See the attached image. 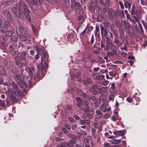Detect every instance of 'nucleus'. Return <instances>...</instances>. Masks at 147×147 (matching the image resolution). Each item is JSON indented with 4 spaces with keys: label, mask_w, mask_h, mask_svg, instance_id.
<instances>
[{
    "label": "nucleus",
    "mask_w": 147,
    "mask_h": 147,
    "mask_svg": "<svg viewBox=\"0 0 147 147\" xmlns=\"http://www.w3.org/2000/svg\"><path fill=\"white\" fill-rule=\"evenodd\" d=\"M16 32L18 35L19 36V39L22 41H25L29 39V35L25 31V29L23 28H16Z\"/></svg>",
    "instance_id": "f257e3e1"
},
{
    "label": "nucleus",
    "mask_w": 147,
    "mask_h": 147,
    "mask_svg": "<svg viewBox=\"0 0 147 147\" xmlns=\"http://www.w3.org/2000/svg\"><path fill=\"white\" fill-rule=\"evenodd\" d=\"M38 71H37L36 75H34L33 77L34 80H36L37 78L39 80L42 79L44 76L45 73V71L44 70V66L43 64L40 63L37 66Z\"/></svg>",
    "instance_id": "f03ea898"
},
{
    "label": "nucleus",
    "mask_w": 147,
    "mask_h": 147,
    "mask_svg": "<svg viewBox=\"0 0 147 147\" xmlns=\"http://www.w3.org/2000/svg\"><path fill=\"white\" fill-rule=\"evenodd\" d=\"M11 85L13 87V90H11L12 92H13V93L17 96H21V91L19 90L17 84L14 82H11Z\"/></svg>",
    "instance_id": "7ed1b4c3"
},
{
    "label": "nucleus",
    "mask_w": 147,
    "mask_h": 147,
    "mask_svg": "<svg viewBox=\"0 0 147 147\" xmlns=\"http://www.w3.org/2000/svg\"><path fill=\"white\" fill-rule=\"evenodd\" d=\"M25 70L28 74L30 76L31 78L34 77V69L33 66H30L28 68H25Z\"/></svg>",
    "instance_id": "20e7f679"
},
{
    "label": "nucleus",
    "mask_w": 147,
    "mask_h": 147,
    "mask_svg": "<svg viewBox=\"0 0 147 147\" xmlns=\"http://www.w3.org/2000/svg\"><path fill=\"white\" fill-rule=\"evenodd\" d=\"M24 75L23 74H20L19 76L16 75L14 77V78L16 80L17 83H19L20 82L23 81L24 79Z\"/></svg>",
    "instance_id": "39448f33"
},
{
    "label": "nucleus",
    "mask_w": 147,
    "mask_h": 147,
    "mask_svg": "<svg viewBox=\"0 0 147 147\" xmlns=\"http://www.w3.org/2000/svg\"><path fill=\"white\" fill-rule=\"evenodd\" d=\"M14 31V28L7 30L6 31L4 32V36L7 37H10L12 35Z\"/></svg>",
    "instance_id": "423d86ee"
},
{
    "label": "nucleus",
    "mask_w": 147,
    "mask_h": 147,
    "mask_svg": "<svg viewBox=\"0 0 147 147\" xmlns=\"http://www.w3.org/2000/svg\"><path fill=\"white\" fill-rule=\"evenodd\" d=\"M6 92L8 94V96L13 101H16V98L13 95V92H12L11 89L9 88L6 91Z\"/></svg>",
    "instance_id": "0eeeda50"
},
{
    "label": "nucleus",
    "mask_w": 147,
    "mask_h": 147,
    "mask_svg": "<svg viewBox=\"0 0 147 147\" xmlns=\"http://www.w3.org/2000/svg\"><path fill=\"white\" fill-rule=\"evenodd\" d=\"M113 133L116 136L115 137H113V136H111V137L114 138H116L117 136H123L124 135V131L123 130H119V131H114Z\"/></svg>",
    "instance_id": "6e6552de"
},
{
    "label": "nucleus",
    "mask_w": 147,
    "mask_h": 147,
    "mask_svg": "<svg viewBox=\"0 0 147 147\" xmlns=\"http://www.w3.org/2000/svg\"><path fill=\"white\" fill-rule=\"evenodd\" d=\"M80 4L74 1H72L71 7L72 9H78L80 6Z\"/></svg>",
    "instance_id": "1a4fd4ad"
},
{
    "label": "nucleus",
    "mask_w": 147,
    "mask_h": 147,
    "mask_svg": "<svg viewBox=\"0 0 147 147\" xmlns=\"http://www.w3.org/2000/svg\"><path fill=\"white\" fill-rule=\"evenodd\" d=\"M12 11L13 13L18 17L20 16L22 11L21 9H17L15 7H13L12 9Z\"/></svg>",
    "instance_id": "9d476101"
},
{
    "label": "nucleus",
    "mask_w": 147,
    "mask_h": 147,
    "mask_svg": "<svg viewBox=\"0 0 147 147\" xmlns=\"http://www.w3.org/2000/svg\"><path fill=\"white\" fill-rule=\"evenodd\" d=\"M29 4L32 5H37L38 4V1L39 3L41 4L40 0H26Z\"/></svg>",
    "instance_id": "9b49d317"
},
{
    "label": "nucleus",
    "mask_w": 147,
    "mask_h": 147,
    "mask_svg": "<svg viewBox=\"0 0 147 147\" xmlns=\"http://www.w3.org/2000/svg\"><path fill=\"white\" fill-rule=\"evenodd\" d=\"M99 93L102 94V93L106 92L108 90V87H102L101 88H99L98 89Z\"/></svg>",
    "instance_id": "f8f14e48"
},
{
    "label": "nucleus",
    "mask_w": 147,
    "mask_h": 147,
    "mask_svg": "<svg viewBox=\"0 0 147 147\" xmlns=\"http://www.w3.org/2000/svg\"><path fill=\"white\" fill-rule=\"evenodd\" d=\"M4 27L7 30L13 28L10 25V23L7 21H5L3 24Z\"/></svg>",
    "instance_id": "ddd939ff"
},
{
    "label": "nucleus",
    "mask_w": 147,
    "mask_h": 147,
    "mask_svg": "<svg viewBox=\"0 0 147 147\" xmlns=\"http://www.w3.org/2000/svg\"><path fill=\"white\" fill-rule=\"evenodd\" d=\"M100 27L101 30V34L103 35L104 36H105L108 32L107 30L105 28L102 24H101L100 25Z\"/></svg>",
    "instance_id": "4468645a"
},
{
    "label": "nucleus",
    "mask_w": 147,
    "mask_h": 147,
    "mask_svg": "<svg viewBox=\"0 0 147 147\" xmlns=\"http://www.w3.org/2000/svg\"><path fill=\"white\" fill-rule=\"evenodd\" d=\"M105 36L107 41H110L113 38L112 34L110 32L107 34Z\"/></svg>",
    "instance_id": "2eb2a0df"
},
{
    "label": "nucleus",
    "mask_w": 147,
    "mask_h": 147,
    "mask_svg": "<svg viewBox=\"0 0 147 147\" xmlns=\"http://www.w3.org/2000/svg\"><path fill=\"white\" fill-rule=\"evenodd\" d=\"M83 83L84 85H87L88 84H91L92 83V81L89 78H87L83 80Z\"/></svg>",
    "instance_id": "dca6fc26"
},
{
    "label": "nucleus",
    "mask_w": 147,
    "mask_h": 147,
    "mask_svg": "<svg viewBox=\"0 0 147 147\" xmlns=\"http://www.w3.org/2000/svg\"><path fill=\"white\" fill-rule=\"evenodd\" d=\"M6 74V71L3 66H0V74L1 75H4Z\"/></svg>",
    "instance_id": "f3484780"
},
{
    "label": "nucleus",
    "mask_w": 147,
    "mask_h": 147,
    "mask_svg": "<svg viewBox=\"0 0 147 147\" xmlns=\"http://www.w3.org/2000/svg\"><path fill=\"white\" fill-rule=\"evenodd\" d=\"M4 14L5 17H6L8 20L10 19L11 15L8 10H5L4 11Z\"/></svg>",
    "instance_id": "a211bd4d"
},
{
    "label": "nucleus",
    "mask_w": 147,
    "mask_h": 147,
    "mask_svg": "<svg viewBox=\"0 0 147 147\" xmlns=\"http://www.w3.org/2000/svg\"><path fill=\"white\" fill-rule=\"evenodd\" d=\"M16 64L20 68H22V67L25 66V65L18 61H16L15 62Z\"/></svg>",
    "instance_id": "6ab92c4d"
},
{
    "label": "nucleus",
    "mask_w": 147,
    "mask_h": 147,
    "mask_svg": "<svg viewBox=\"0 0 147 147\" xmlns=\"http://www.w3.org/2000/svg\"><path fill=\"white\" fill-rule=\"evenodd\" d=\"M121 141V139H113L112 140H110L109 142L112 144H115L119 143Z\"/></svg>",
    "instance_id": "aec40b11"
},
{
    "label": "nucleus",
    "mask_w": 147,
    "mask_h": 147,
    "mask_svg": "<svg viewBox=\"0 0 147 147\" xmlns=\"http://www.w3.org/2000/svg\"><path fill=\"white\" fill-rule=\"evenodd\" d=\"M110 41H106V45L105 47L104 48V50H108L109 49L111 42Z\"/></svg>",
    "instance_id": "412c9836"
},
{
    "label": "nucleus",
    "mask_w": 147,
    "mask_h": 147,
    "mask_svg": "<svg viewBox=\"0 0 147 147\" xmlns=\"http://www.w3.org/2000/svg\"><path fill=\"white\" fill-rule=\"evenodd\" d=\"M111 3V2L110 0H106L105 2H104V0H103L102 3L101 5L106 7H108L109 6Z\"/></svg>",
    "instance_id": "4be33fe9"
},
{
    "label": "nucleus",
    "mask_w": 147,
    "mask_h": 147,
    "mask_svg": "<svg viewBox=\"0 0 147 147\" xmlns=\"http://www.w3.org/2000/svg\"><path fill=\"white\" fill-rule=\"evenodd\" d=\"M103 24L105 28H107L108 27H109L110 25L111 24L107 20L103 22Z\"/></svg>",
    "instance_id": "5701e85b"
},
{
    "label": "nucleus",
    "mask_w": 147,
    "mask_h": 147,
    "mask_svg": "<svg viewBox=\"0 0 147 147\" xmlns=\"http://www.w3.org/2000/svg\"><path fill=\"white\" fill-rule=\"evenodd\" d=\"M112 13L111 14L113 17L114 18H115L116 17H117L118 16H119V15H118L119 11L117 10V11H112Z\"/></svg>",
    "instance_id": "b1692460"
},
{
    "label": "nucleus",
    "mask_w": 147,
    "mask_h": 147,
    "mask_svg": "<svg viewBox=\"0 0 147 147\" xmlns=\"http://www.w3.org/2000/svg\"><path fill=\"white\" fill-rule=\"evenodd\" d=\"M102 115H95L94 117V120L97 121H98L99 119L102 117Z\"/></svg>",
    "instance_id": "393cba45"
},
{
    "label": "nucleus",
    "mask_w": 147,
    "mask_h": 147,
    "mask_svg": "<svg viewBox=\"0 0 147 147\" xmlns=\"http://www.w3.org/2000/svg\"><path fill=\"white\" fill-rule=\"evenodd\" d=\"M38 53L40 55H44V54H45L46 53L45 51L43 49H39V50L38 51Z\"/></svg>",
    "instance_id": "a878e982"
},
{
    "label": "nucleus",
    "mask_w": 147,
    "mask_h": 147,
    "mask_svg": "<svg viewBox=\"0 0 147 147\" xmlns=\"http://www.w3.org/2000/svg\"><path fill=\"white\" fill-rule=\"evenodd\" d=\"M24 10V11L26 12H30V11L28 9V7L27 5L25 4L22 7H21Z\"/></svg>",
    "instance_id": "bb28decb"
},
{
    "label": "nucleus",
    "mask_w": 147,
    "mask_h": 147,
    "mask_svg": "<svg viewBox=\"0 0 147 147\" xmlns=\"http://www.w3.org/2000/svg\"><path fill=\"white\" fill-rule=\"evenodd\" d=\"M12 70L13 73L14 74H17L19 72L18 69L15 66L12 67Z\"/></svg>",
    "instance_id": "cd10ccee"
},
{
    "label": "nucleus",
    "mask_w": 147,
    "mask_h": 147,
    "mask_svg": "<svg viewBox=\"0 0 147 147\" xmlns=\"http://www.w3.org/2000/svg\"><path fill=\"white\" fill-rule=\"evenodd\" d=\"M115 95L114 94H111L109 96L108 100L109 101H113L115 97Z\"/></svg>",
    "instance_id": "c85d7f7f"
},
{
    "label": "nucleus",
    "mask_w": 147,
    "mask_h": 147,
    "mask_svg": "<svg viewBox=\"0 0 147 147\" xmlns=\"http://www.w3.org/2000/svg\"><path fill=\"white\" fill-rule=\"evenodd\" d=\"M4 64L5 67L7 68H9L11 66V64L10 62L7 61H5L4 62Z\"/></svg>",
    "instance_id": "c756f323"
},
{
    "label": "nucleus",
    "mask_w": 147,
    "mask_h": 147,
    "mask_svg": "<svg viewBox=\"0 0 147 147\" xmlns=\"http://www.w3.org/2000/svg\"><path fill=\"white\" fill-rule=\"evenodd\" d=\"M116 72L115 70H112L109 72V74L111 76H115L116 74Z\"/></svg>",
    "instance_id": "7c9ffc66"
},
{
    "label": "nucleus",
    "mask_w": 147,
    "mask_h": 147,
    "mask_svg": "<svg viewBox=\"0 0 147 147\" xmlns=\"http://www.w3.org/2000/svg\"><path fill=\"white\" fill-rule=\"evenodd\" d=\"M120 37L121 39L122 40V41L123 42L125 38V36L124 32L123 31H121V32Z\"/></svg>",
    "instance_id": "2f4dec72"
},
{
    "label": "nucleus",
    "mask_w": 147,
    "mask_h": 147,
    "mask_svg": "<svg viewBox=\"0 0 147 147\" xmlns=\"http://www.w3.org/2000/svg\"><path fill=\"white\" fill-rule=\"evenodd\" d=\"M109 92L111 94H114L116 92L115 88H109Z\"/></svg>",
    "instance_id": "473e14b6"
},
{
    "label": "nucleus",
    "mask_w": 147,
    "mask_h": 147,
    "mask_svg": "<svg viewBox=\"0 0 147 147\" xmlns=\"http://www.w3.org/2000/svg\"><path fill=\"white\" fill-rule=\"evenodd\" d=\"M87 30V27H86L84 29V30L81 32L80 34V35L81 37H84L85 35V34H86V32Z\"/></svg>",
    "instance_id": "72a5a7b5"
},
{
    "label": "nucleus",
    "mask_w": 147,
    "mask_h": 147,
    "mask_svg": "<svg viewBox=\"0 0 147 147\" xmlns=\"http://www.w3.org/2000/svg\"><path fill=\"white\" fill-rule=\"evenodd\" d=\"M67 136L68 138L73 139L76 136V135L69 133H68Z\"/></svg>",
    "instance_id": "f704fd0d"
},
{
    "label": "nucleus",
    "mask_w": 147,
    "mask_h": 147,
    "mask_svg": "<svg viewBox=\"0 0 147 147\" xmlns=\"http://www.w3.org/2000/svg\"><path fill=\"white\" fill-rule=\"evenodd\" d=\"M83 104L84 105H85L86 107H87L86 109H84L83 110L84 111H86V110H87L88 107V106L89 105V103L86 100H85Z\"/></svg>",
    "instance_id": "c9c22d12"
},
{
    "label": "nucleus",
    "mask_w": 147,
    "mask_h": 147,
    "mask_svg": "<svg viewBox=\"0 0 147 147\" xmlns=\"http://www.w3.org/2000/svg\"><path fill=\"white\" fill-rule=\"evenodd\" d=\"M101 110L104 113H105L106 111V107L105 105H102L101 106Z\"/></svg>",
    "instance_id": "e433bc0d"
},
{
    "label": "nucleus",
    "mask_w": 147,
    "mask_h": 147,
    "mask_svg": "<svg viewBox=\"0 0 147 147\" xmlns=\"http://www.w3.org/2000/svg\"><path fill=\"white\" fill-rule=\"evenodd\" d=\"M114 43L118 46H120L121 44V42L118 39H115Z\"/></svg>",
    "instance_id": "4c0bfd02"
},
{
    "label": "nucleus",
    "mask_w": 147,
    "mask_h": 147,
    "mask_svg": "<svg viewBox=\"0 0 147 147\" xmlns=\"http://www.w3.org/2000/svg\"><path fill=\"white\" fill-rule=\"evenodd\" d=\"M19 85V86L22 88H23L24 86L25 85L26 82L24 81H22V82H19V83H18Z\"/></svg>",
    "instance_id": "58836bf2"
},
{
    "label": "nucleus",
    "mask_w": 147,
    "mask_h": 147,
    "mask_svg": "<svg viewBox=\"0 0 147 147\" xmlns=\"http://www.w3.org/2000/svg\"><path fill=\"white\" fill-rule=\"evenodd\" d=\"M76 138L77 137L76 136L74 138H71V139H70L69 140V141L71 143V144H76Z\"/></svg>",
    "instance_id": "ea45409f"
},
{
    "label": "nucleus",
    "mask_w": 147,
    "mask_h": 147,
    "mask_svg": "<svg viewBox=\"0 0 147 147\" xmlns=\"http://www.w3.org/2000/svg\"><path fill=\"white\" fill-rule=\"evenodd\" d=\"M18 37L16 36H13L11 38V40L14 42H16L18 40Z\"/></svg>",
    "instance_id": "a19ab883"
},
{
    "label": "nucleus",
    "mask_w": 147,
    "mask_h": 147,
    "mask_svg": "<svg viewBox=\"0 0 147 147\" xmlns=\"http://www.w3.org/2000/svg\"><path fill=\"white\" fill-rule=\"evenodd\" d=\"M96 30L94 32V34L95 36H96L97 34V32L99 30V27L97 25H96Z\"/></svg>",
    "instance_id": "79ce46f5"
},
{
    "label": "nucleus",
    "mask_w": 147,
    "mask_h": 147,
    "mask_svg": "<svg viewBox=\"0 0 147 147\" xmlns=\"http://www.w3.org/2000/svg\"><path fill=\"white\" fill-rule=\"evenodd\" d=\"M80 145L79 144H77L76 145V147H84V143L81 141L80 142Z\"/></svg>",
    "instance_id": "37998d69"
},
{
    "label": "nucleus",
    "mask_w": 147,
    "mask_h": 147,
    "mask_svg": "<svg viewBox=\"0 0 147 147\" xmlns=\"http://www.w3.org/2000/svg\"><path fill=\"white\" fill-rule=\"evenodd\" d=\"M71 127L72 130H76L77 129L78 126L76 125L73 124L71 125Z\"/></svg>",
    "instance_id": "c03bdc74"
},
{
    "label": "nucleus",
    "mask_w": 147,
    "mask_h": 147,
    "mask_svg": "<svg viewBox=\"0 0 147 147\" xmlns=\"http://www.w3.org/2000/svg\"><path fill=\"white\" fill-rule=\"evenodd\" d=\"M109 82L107 80H105L102 82V85L103 86H107Z\"/></svg>",
    "instance_id": "a18cd8bd"
},
{
    "label": "nucleus",
    "mask_w": 147,
    "mask_h": 147,
    "mask_svg": "<svg viewBox=\"0 0 147 147\" xmlns=\"http://www.w3.org/2000/svg\"><path fill=\"white\" fill-rule=\"evenodd\" d=\"M119 12L118 15H119V14H120L121 18H123L125 17V15L123 11H119Z\"/></svg>",
    "instance_id": "49530a36"
},
{
    "label": "nucleus",
    "mask_w": 147,
    "mask_h": 147,
    "mask_svg": "<svg viewBox=\"0 0 147 147\" xmlns=\"http://www.w3.org/2000/svg\"><path fill=\"white\" fill-rule=\"evenodd\" d=\"M86 27H87V29L88 30V31H87V33L88 32H90L91 31L93 30V27L92 26L88 27L87 26Z\"/></svg>",
    "instance_id": "de8ad7c7"
},
{
    "label": "nucleus",
    "mask_w": 147,
    "mask_h": 147,
    "mask_svg": "<svg viewBox=\"0 0 147 147\" xmlns=\"http://www.w3.org/2000/svg\"><path fill=\"white\" fill-rule=\"evenodd\" d=\"M110 47L112 50L116 49V47L112 42H111Z\"/></svg>",
    "instance_id": "09e8293b"
},
{
    "label": "nucleus",
    "mask_w": 147,
    "mask_h": 147,
    "mask_svg": "<svg viewBox=\"0 0 147 147\" xmlns=\"http://www.w3.org/2000/svg\"><path fill=\"white\" fill-rule=\"evenodd\" d=\"M135 9L131 8V10L130 11H129L130 13L132 14H136L135 12Z\"/></svg>",
    "instance_id": "8fccbe9b"
},
{
    "label": "nucleus",
    "mask_w": 147,
    "mask_h": 147,
    "mask_svg": "<svg viewBox=\"0 0 147 147\" xmlns=\"http://www.w3.org/2000/svg\"><path fill=\"white\" fill-rule=\"evenodd\" d=\"M104 147H111L110 144L109 143H105L103 144Z\"/></svg>",
    "instance_id": "3c124183"
},
{
    "label": "nucleus",
    "mask_w": 147,
    "mask_h": 147,
    "mask_svg": "<svg viewBox=\"0 0 147 147\" xmlns=\"http://www.w3.org/2000/svg\"><path fill=\"white\" fill-rule=\"evenodd\" d=\"M87 117L89 119H92L93 117L92 115L89 113H87Z\"/></svg>",
    "instance_id": "603ef678"
},
{
    "label": "nucleus",
    "mask_w": 147,
    "mask_h": 147,
    "mask_svg": "<svg viewBox=\"0 0 147 147\" xmlns=\"http://www.w3.org/2000/svg\"><path fill=\"white\" fill-rule=\"evenodd\" d=\"M90 121L89 119L85 120V124L88 125L90 124Z\"/></svg>",
    "instance_id": "864d4df0"
},
{
    "label": "nucleus",
    "mask_w": 147,
    "mask_h": 147,
    "mask_svg": "<svg viewBox=\"0 0 147 147\" xmlns=\"http://www.w3.org/2000/svg\"><path fill=\"white\" fill-rule=\"evenodd\" d=\"M91 88L93 91L96 90L97 88V86L96 85H93L91 86Z\"/></svg>",
    "instance_id": "5fc2aeb1"
},
{
    "label": "nucleus",
    "mask_w": 147,
    "mask_h": 147,
    "mask_svg": "<svg viewBox=\"0 0 147 147\" xmlns=\"http://www.w3.org/2000/svg\"><path fill=\"white\" fill-rule=\"evenodd\" d=\"M110 30L111 31H113L114 29V26L113 25L111 24L109 26Z\"/></svg>",
    "instance_id": "6e6d98bb"
},
{
    "label": "nucleus",
    "mask_w": 147,
    "mask_h": 147,
    "mask_svg": "<svg viewBox=\"0 0 147 147\" xmlns=\"http://www.w3.org/2000/svg\"><path fill=\"white\" fill-rule=\"evenodd\" d=\"M70 142H69L68 144L67 142H62L61 144L63 146V147H67L68 145L69 144Z\"/></svg>",
    "instance_id": "4d7b16f0"
},
{
    "label": "nucleus",
    "mask_w": 147,
    "mask_h": 147,
    "mask_svg": "<svg viewBox=\"0 0 147 147\" xmlns=\"http://www.w3.org/2000/svg\"><path fill=\"white\" fill-rule=\"evenodd\" d=\"M26 55V53L24 52H22L20 54V55L22 58H24Z\"/></svg>",
    "instance_id": "13d9d810"
},
{
    "label": "nucleus",
    "mask_w": 147,
    "mask_h": 147,
    "mask_svg": "<svg viewBox=\"0 0 147 147\" xmlns=\"http://www.w3.org/2000/svg\"><path fill=\"white\" fill-rule=\"evenodd\" d=\"M119 3L120 6V7L121 9H124V7L123 3L120 1H119Z\"/></svg>",
    "instance_id": "bf43d9fd"
},
{
    "label": "nucleus",
    "mask_w": 147,
    "mask_h": 147,
    "mask_svg": "<svg viewBox=\"0 0 147 147\" xmlns=\"http://www.w3.org/2000/svg\"><path fill=\"white\" fill-rule=\"evenodd\" d=\"M142 24H143V26H144V28L146 29H147V23L146 22H144L143 20H142Z\"/></svg>",
    "instance_id": "052dcab7"
},
{
    "label": "nucleus",
    "mask_w": 147,
    "mask_h": 147,
    "mask_svg": "<svg viewBox=\"0 0 147 147\" xmlns=\"http://www.w3.org/2000/svg\"><path fill=\"white\" fill-rule=\"evenodd\" d=\"M47 54L46 53L45 54H44V55H42V57L41 58V61L42 62V63L43 64L42 62L44 61L45 60V59L46 58V56Z\"/></svg>",
    "instance_id": "680f3d73"
},
{
    "label": "nucleus",
    "mask_w": 147,
    "mask_h": 147,
    "mask_svg": "<svg viewBox=\"0 0 147 147\" xmlns=\"http://www.w3.org/2000/svg\"><path fill=\"white\" fill-rule=\"evenodd\" d=\"M116 49H114L112 50V53L114 54V55H115L116 56H117L118 55L117 54V52L116 50Z\"/></svg>",
    "instance_id": "e2e57ef3"
},
{
    "label": "nucleus",
    "mask_w": 147,
    "mask_h": 147,
    "mask_svg": "<svg viewBox=\"0 0 147 147\" xmlns=\"http://www.w3.org/2000/svg\"><path fill=\"white\" fill-rule=\"evenodd\" d=\"M110 115L108 113H106L104 116V118L105 119H108L110 117Z\"/></svg>",
    "instance_id": "0e129e2a"
},
{
    "label": "nucleus",
    "mask_w": 147,
    "mask_h": 147,
    "mask_svg": "<svg viewBox=\"0 0 147 147\" xmlns=\"http://www.w3.org/2000/svg\"><path fill=\"white\" fill-rule=\"evenodd\" d=\"M19 3L21 7H22L23 5H25V4L24 2H23L22 1H19Z\"/></svg>",
    "instance_id": "69168bd1"
},
{
    "label": "nucleus",
    "mask_w": 147,
    "mask_h": 147,
    "mask_svg": "<svg viewBox=\"0 0 147 147\" xmlns=\"http://www.w3.org/2000/svg\"><path fill=\"white\" fill-rule=\"evenodd\" d=\"M64 126L66 128H67V129H70L71 128V126L68 124H65Z\"/></svg>",
    "instance_id": "338daca9"
},
{
    "label": "nucleus",
    "mask_w": 147,
    "mask_h": 147,
    "mask_svg": "<svg viewBox=\"0 0 147 147\" xmlns=\"http://www.w3.org/2000/svg\"><path fill=\"white\" fill-rule=\"evenodd\" d=\"M133 18L135 19L136 21L138 23L140 22L139 19L136 16H133Z\"/></svg>",
    "instance_id": "774afa93"
}]
</instances>
